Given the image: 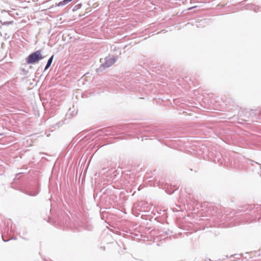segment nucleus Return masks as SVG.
I'll return each mask as SVG.
<instances>
[{
    "label": "nucleus",
    "instance_id": "3",
    "mask_svg": "<svg viewBox=\"0 0 261 261\" xmlns=\"http://www.w3.org/2000/svg\"><path fill=\"white\" fill-rule=\"evenodd\" d=\"M72 0H63L58 4H56L57 6H64L67 4L68 3L71 2Z\"/></svg>",
    "mask_w": 261,
    "mask_h": 261
},
{
    "label": "nucleus",
    "instance_id": "2",
    "mask_svg": "<svg viewBox=\"0 0 261 261\" xmlns=\"http://www.w3.org/2000/svg\"><path fill=\"white\" fill-rule=\"evenodd\" d=\"M260 114V112L256 110H251L249 111H246L243 113V116L248 119L251 118L254 120L259 118L258 115Z\"/></svg>",
    "mask_w": 261,
    "mask_h": 261
},
{
    "label": "nucleus",
    "instance_id": "5",
    "mask_svg": "<svg viewBox=\"0 0 261 261\" xmlns=\"http://www.w3.org/2000/svg\"><path fill=\"white\" fill-rule=\"evenodd\" d=\"M255 252H251L250 253H246L245 254L248 255V256H246V258H251L253 256L255 255Z\"/></svg>",
    "mask_w": 261,
    "mask_h": 261
},
{
    "label": "nucleus",
    "instance_id": "1",
    "mask_svg": "<svg viewBox=\"0 0 261 261\" xmlns=\"http://www.w3.org/2000/svg\"><path fill=\"white\" fill-rule=\"evenodd\" d=\"M43 59L41 56V50H37L30 55L27 59L28 64L34 63Z\"/></svg>",
    "mask_w": 261,
    "mask_h": 261
},
{
    "label": "nucleus",
    "instance_id": "4",
    "mask_svg": "<svg viewBox=\"0 0 261 261\" xmlns=\"http://www.w3.org/2000/svg\"><path fill=\"white\" fill-rule=\"evenodd\" d=\"M53 58H54V56L53 55L48 60L47 63L45 68V69H47V68H48L50 67V66L53 62Z\"/></svg>",
    "mask_w": 261,
    "mask_h": 261
}]
</instances>
